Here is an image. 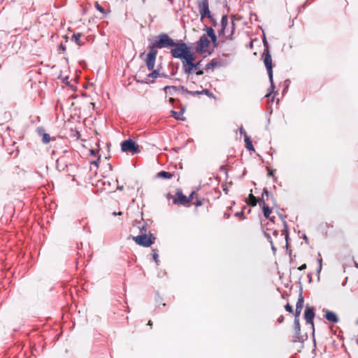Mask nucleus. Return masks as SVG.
<instances>
[{
	"mask_svg": "<svg viewBox=\"0 0 358 358\" xmlns=\"http://www.w3.org/2000/svg\"><path fill=\"white\" fill-rule=\"evenodd\" d=\"M267 171H268L267 176L268 177H273L276 171H275V169H272L270 167H267Z\"/></svg>",
	"mask_w": 358,
	"mask_h": 358,
	"instance_id": "bb28decb",
	"label": "nucleus"
},
{
	"mask_svg": "<svg viewBox=\"0 0 358 358\" xmlns=\"http://www.w3.org/2000/svg\"><path fill=\"white\" fill-rule=\"evenodd\" d=\"M121 150L122 152H130L132 155L140 152L139 146L131 139L124 141L121 143Z\"/></svg>",
	"mask_w": 358,
	"mask_h": 358,
	"instance_id": "1a4fd4ad",
	"label": "nucleus"
},
{
	"mask_svg": "<svg viewBox=\"0 0 358 358\" xmlns=\"http://www.w3.org/2000/svg\"><path fill=\"white\" fill-rule=\"evenodd\" d=\"M196 74L197 76H201L203 74V70H196Z\"/></svg>",
	"mask_w": 358,
	"mask_h": 358,
	"instance_id": "58836bf2",
	"label": "nucleus"
},
{
	"mask_svg": "<svg viewBox=\"0 0 358 358\" xmlns=\"http://www.w3.org/2000/svg\"><path fill=\"white\" fill-rule=\"evenodd\" d=\"M180 90L185 92L187 94H189L193 96L201 94V91H189L188 90L185 89L183 86H180Z\"/></svg>",
	"mask_w": 358,
	"mask_h": 358,
	"instance_id": "5701e85b",
	"label": "nucleus"
},
{
	"mask_svg": "<svg viewBox=\"0 0 358 358\" xmlns=\"http://www.w3.org/2000/svg\"><path fill=\"white\" fill-rule=\"evenodd\" d=\"M269 196V193L268 190L264 188L263 190V193L262 195V198L259 201V205L262 206L264 216L269 219L271 221L273 222V218L271 217L270 215L272 213L271 208L266 203V200H268V197Z\"/></svg>",
	"mask_w": 358,
	"mask_h": 358,
	"instance_id": "6e6552de",
	"label": "nucleus"
},
{
	"mask_svg": "<svg viewBox=\"0 0 358 358\" xmlns=\"http://www.w3.org/2000/svg\"><path fill=\"white\" fill-rule=\"evenodd\" d=\"M174 44V41L167 34H161L158 35L155 41L150 44L148 48L150 51L146 56L145 64L148 70H152L155 67V60L157 55L156 49L165 48H171Z\"/></svg>",
	"mask_w": 358,
	"mask_h": 358,
	"instance_id": "f257e3e1",
	"label": "nucleus"
},
{
	"mask_svg": "<svg viewBox=\"0 0 358 358\" xmlns=\"http://www.w3.org/2000/svg\"><path fill=\"white\" fill-rule=\"evenodd\" d=\"M303 307V298L302 296H300L296 304V310H295V318H299L301 310Z\"/></svg>",
	"mask_w": 358,
	"mask_h": 358,
	"instance_id": "2eb2a0df",
	"label": "nucleus"
},
{
	"mask_svg": "<svg viewBox=\"0 0 358 358\" xmlns=\"http://www.w3.org/2000/svg\"><path fill=\"white\" fill-rule=\"evenodd\" d=\"M208 37L210 38L214 47L217 45V37L212 27L206 28V34H203L196 43V51L198 53H210V42Z\"/></svg>",
	"mask_w": 358,
	"mask_h": 358,
	"instance_id": "f03ea898",
	"label": "nucleus"
},
{
	"mask_svg": "<svg viewBox=\"0 0 358 358\" xmlns=\"http://www.w3.org/2000/svg\"><path fill=\"white\" fill-rule=\"evenodd\" d=\"M244 137H245V148L248 150H254L255 149L252 145V141H250V139L246 132H244Z\"/></svg>",
	"mask_w": 358,
	"mask_h": 358,
	"instance_id": "a211bd4d",
	"label": "nucleus"
},
{
	"mask_svg": "<svg viewBox=\"0 0 358 358\" xmlns=\"http://www.w3.org/2000/svg\"><path fill=\"white\" fill-rule=\"evenodd\" d=\"M319 262H320V268H321V267H322V259H320Z\"/></svg>",
	"mask_w": 358,
	"mask_h": 358,
	"instance_id": "8fccbe9b",
	"label": "nucleus"
},
{
	"mask_svg": "<svg viewBox=\"0 0 358 358\" xmlns=\"http://www.w3.org/2000/svg\"><path fill=\"white\" fill-rule=\"evenodd\" d=\"M357 322H358V321H357Z\"/></svg>",
	"mask_w": 358,
	"mask_h": 358,
	"instance_id": "6e6d98bb",
	"label": "nucleus"
},
{
	"mask_svg": "<svg viewBox=\"0 0 358 358\" xmlns=\"http://www.w3.org/2000/svg\"><path fill=\"white\" fill-rule=\"evenodd\" d=\"M153 259H154V260H155V263H156L157 264H158V263H159L158 255H157V252H155L153 253Z\"/></svg>",
	"mask_w": 358,
	"mask_h": 358,
	"instance_id": "2f4dec72",
	"label": "nucleus"
},
{
	"mask_svg": "<svg viewBox=\"0 0 358 358\" xmlns=\"http://www.w3.org/2000/svg\"><path fill=\"white\" fill-rule=\"evenodd\" d=\"M151 71V70H150ZM152 73H149L147 77L144 79L141 80V83H148L150 82H153V80L157 78L159 76V72L157 70H154V69L152 70Z\"/></svg>",
	"mask_w": 358,
	"mask_h": 358,
	"instance_id": "4468645a",
	"label": "nucleus"
},
{
	"mask_svg": "<svg viewBox=\"0 0 358 358\" xmlns=\"http://www.w3.org/2000/svg\"><path fill=\"white\" fill-rule=\"evenodd\" d=\"M171 113H172L173 116L174 117V118L176 120H185V117H183V116H182L183 112H176L174 110H171Z\"/></svg>",
	"mask_w": 358,
	"mask_h": 358,
	"instance_id": "4be33fe9",
	"label": "nucleus"
},
{
	"mask_svg": "<svg viewBox=\"0 0 358 358\" xmlns=\"http://www.w3.org/2000/svg\"><path fill=\"white\" fill-rule=\"evenodd\" d=\"M217 65V62L212 60L210 63L206 65V69H210Z\"/></svg>",
	"mask_w": 358,
	"mask_h": 358,
	"instance_id": "cd10ccee",
	"label": "nucleus"
},
{
	"mask_svg": "<svg viewBox=\"0 0 358 358\" xmlns=\"http://www.w3.org/2000/svg\"><path fill=\"white\" fill-rule=\"evenodd\" d=\"M95 7L102 14H103V15L106 14L105 9L97 1L95 2Z\"/></svg>",
	"mask_w": 358,
	"mask_h": 358,
	"instance_id": "a878e982",
	"label": "nucleus"
},
{
	"mask_svg": "<svg viewBox=\"0 0 358 358\" xmlns=\"http://www.w3.org/2000/svg\"><path fill=\"white\" fill-rule=\"evenodd\" d=\"M175 99L173 98H170L169 99V102H171V103H173L174 102Z\"/></svg>",
	"mask_w": 358,
	"mask_h": 358,
	"instance_id": "37998d69",
	"label": "nucleus"
},
{
	"mask_svg": "<svg viewBox=\"0 0 358 358\" xmlns=\"http://www.w3.org/2000/svg\"><path fill=\"white\" fill-rule=\"evenodd\" d=\"M140 231L141 234L136 236H131L132 239L138 245L146 248L151 246L155 241V237L153 234H150L148 235L145 234L147 231L146 226H143L140 228Z\"/></svg>",
	"mask_w": 358,
	"mask_h": 358,
	"instance_id": "20e7f679",
	"label": "nucleus"
},
{
	"mask_svg": "<svg viewBox=\"0 0 358 358\" xmlns=\"http://www.w3.org/2000/svg\"><path fill=\"white\" fill-rule=\"evenodd\" d=\"M50 140H51V138H50V136L48 134H47V133H43V139H42V141H43V143H45V144L48 143L50 141Z\"/></svg>",
	"mask_w": 358,
	"mask_h": 358,
	"instance_id": "393cba45",
	"label": "nucleus"
},
{
	"mask_svg": "<svg viewBox=\"0 0 358 358\" xmlns=\"http://www.w3.org/2000/svg\"><path fill=\"white\" fill-rule=\"evenodd\" d=\"M157 176L159 178L171 179L174 176V174L170 172L162 171L157 173Z\"/></svg>",
	"mask_w": 358,
	"mask_h": 358,
	"instance_id": "f3484780",
	"label": "nucleus"
},
{
	"mask_svg": "<svg viewBox=\"0 0 358 358\" xmlns=\"http://www.w3.org/2000/svg\"><path fill=\"white\" fill-rule=\"evenodd\" d=\"M306 267H307L306 264H302L301 266H300L298 268V269H299V271H303V270L306 269Z\"/></svg>",
	"mask_w": 358,
	"mask_h": 358,
	"instance_id": "72a5a7b5",
	"label": "nucleus"
},
{
	"mask_svg": "<svg viewBox=\"0 0 358 358\" xmlns=\"http://www.w3.org/2000/svg\"><path fill=\"white\" fill-rule=\"evenodd\" d=\"M294 332L293 335V340L292 341L296 343L298 341H301V329H300V323H299V318H294Z\"/></svg>",
	"mask_w": 358,
	"mask_h": 358,
	"instance_id": "ddd939ff",
	"label": "nucleus"
},
{
	"mask_svg": "<svg viewBox=\"0 0 358 358\" xmlns=\"http://www.w3.org/2000/svg\"><path fill=\"white\" fill-rule=\"evenodd\" d=\"M201 94H206L208 96L210 97L212 96V93L210 92V90L207 89H204L201 91Z\"/></svg>",
	"mask_w": 358,
	"mask_h": 358,
	"instance_id": "c756f323",
	"label": "nucleus"
},
{
	"mask_svg": "<svg viewBox=\"0 0 358 358\" xmlns=\"http://www.w3.org/2000/svg\"><path fill=\"white\" fill-rule=\"evenodd\" d=\"M56 165H57V169H59V171L64 170L66 167V165H64L63 166L61 167V169H59V159H57L56 161Z\"/></svg>",
	"mask_w": 358,
	"mask_h": 358,
	"instance_id": "7c9ffc66",
	"label": "nucleus"
},
{
	"mask_svg": "<svg viewBox=\"0 0 358 358\" xmlns=\"http://www.w3.org/2000/svg\"><path fill=\"white\" fill-rule=\"evenodd\" d=\"M145 53H142L141 55V57H142L144 55Z\"/></svg>",
	"mask_w": 358,
	"mask_h": 358,
	"instance_id": "864d4df0",
	"label": "nucleus"
},
{
	"mask_svg": "<svg viewBox=\"0 0 358 358\" xmlns=\"http://www.w3.org/2000/svg\"><path fill=\"white\" fill-rule=\"evenodd\" d=\"M164 90L166 94H169L170 95H173L174 92H176L177 90H180V86L179 87L166 86Z\"/></svg>",
	"mask_w": 358,
	"mask_h": 358,
	"instance_id": "6ab92c4d",
	"label": "nucleus"
},
{
	"mask_svg": "<svg viewBox=\"0 0 358 358\" xmlns=\"http://www.w3.org/2000/svg\"><path fill=\"white\" fill-rule=\"evenodd\" d=\"M287 238H288V233L286 231V234H285V239H286V241L287 240Z\"/></svg>",
	"mask_w": 358,
	"mask_h": 358,
	"instance_id": "09e8293b",
	"label": "nucleus"
},
{
	"mask_svg": "<svg viewBox=\"0 0 358 358\" xmlns=\"http://www.w3.org/2000/svg\"><path fill=\"white\" fill-rule=\"evenodd\" d=\"M117 189H119V190H122L123 189V186H118Z\"/></svg>",
	"mask_w": 358,
	"mask_h": 358,
	"instance_id": "49530a36",
	"label": "nucleus"
},
{
	"mask_svg": "<svg viewBox=\"0 0 358 358\" xmlns=\"http://www.w3.org/2000/svg\"><path fill=\"white\" fill-rule=\"evenodd\" d=\"M324 317L327 320L333 323H336L338 322V317L337 315L335 313L330 310L325 311Z\"/></svg>",
	"mask_w": 358,
	"mask_h": 358,
	"instance_id": "dca6fc26",
	"label": "nucleus"
},
{
	"mask_svg": "<svg viewBox=\"0 0 358 358\" xmlns=\"http://www.w3.org/2000/svg\"><path fill=\"white\" fill-rule=\"evenodd\" d=\"M246 202L251 206H255L257 203V199L252 194H250Z\"/></svg>",
	"mask_w": 358,
	"mask_h": 358,
	"instance_id": "aec40b11",
	"label": "nucleus"
},
{
	"mask_svg": "<svg viewBox=\"0 0 358 358\" xmlns=\"http://www.w3.org/2000/svg\"><path fill=\"white\" fill-rule=\"evenodd\" d=\"M272 234L273 236H275V238H278V236H279V233L278 231L276 230H274L273 232H272Z\"/></svg>",
	"mask_w": 358,
	"mask_h": 358,
	"instance_id": "4c0bfd02",
	"label": "nucleus"
},
{
	"mask_svg": "<svg viewBox=\"0 0 358 358\" xmlns=\"http://www.w3.org/2000/svg\"><path fill=\"white\" fill-rule=\"evenodd\" d=\"M262 59L263 60V62L266 68L269 81L271 83V89L273 91L274 89V83H273V63H272V58L271 55L270 54L268 48L266 47L262 56Z\"/></svg>",
	"mask_w": 358,
	"mask_h": 358,
	"instance_id": "39448f33",
	"label": "nucleus"
},
{
	"mask_svg": "<svg viewBox=\"0 0 358 358\" xmlns=\"http://www.w3.org/2000/svg\"><path fill=\"white\" fill-rule=\"evenodd\" d=\"M148 325L152 327V322L151 320H149L148 322Z\"/></svg>",
	"mask_w": 358,
	"mask_h": 358,
	"instance_id": "c03bdc74",
	"label": "nucleus"
},
{
	"mask_svg": "<svg viewBox=\"0 0 358 358\" xmlns=\"http://www.w3.org/2000/svg\"><path fill=\"white\" fill-rule=\"evenodd\" d=\"M194 192H192L190 194L189 196V197H187V199H189V201H192V200L194 199Z\"/></svg>",
	"mask_w": 358,
	"mask_h": 358,
	"instance_id": "ea45409f",
	"label": "nucleus"
},
{
	"mask_svg": "<svg viewBox=\"0 0 358 358\" xmlns=\"http://www.w3.org/2000/svg\"><path fill=\"white\" fill-rule=\"evenodd\" d=\"M195 206H200L203 204L202 201L201 200H196V202L194 203Z\"/></svg>",
	"mask_w": 358,
	"mask_h": 358,
	"instance_id": "f704fd0d",
	"label": "nucleus"
},
{
	"mask_svg": "<svg viewBox=\"0 0 358 358\" xmlns=\"http://www.w3.org/2000/svg\"><path fill=\"white\" fill-rule=\"evenodd\" d=\"M81 36H82V34L81 33L74 34L73 35V36H72V39L79 46H81V45H84V43L82 42L81 40H80Z\"/></svg>",
	"mask_w": 358,
	"mask_h": 358,
	"instance_id": "412c9836",
	"label": "nucleus"
},
{
	"mask_svg": "<svg viewBox=\"0 0 358 358\" xmlns=\"http://www.w3.org/2000/svg\"><path fill=\"white\" fill-rule=\"evenodd\" d=\"M240 131H241V134H244V132H245L243 128H241L240 129Z\"/></svg>",
	"mask_w": 358,
	"mask_h": 358,
	"instance_id": "de8ad7c7",
	"label": "nucleus"
},
{
	"mask_svg": "<svg viewBox=\"0 0 358 358\" xmlns=\"http://www.w3.org/2000/svg\"><path fill=\"white\" fill-rule=\"evenodd\" d=\"M282 236H283V233H282V234H280V238H282Z\"/></svg>",
	"mask_w": 358,
	"mask_h": 358,
	"instance_id": "5fc2aeb1",
	"label": "nucleus"
},
{
	"mask_svg": "<svg viewBox=\"0 0 358 358\" xmlns=\"http://www.w3.org/2000/svg\"><path fill=\"white\" fill-rule=\"evenodd\" d=\"M59 48L62 49L63 51L65 50V47L62 44L60 45Z\"/></svg>",
	"mask_w": 358,
	"mask_h": 358,
	"instance_id": "79ce46f5",
	"label": "nucleus"
},
{
	"mask_svg": "<svg viewBox=\"0 0 358 358\" xmlns=\"http://www.w3.org/2000/svg\"><path fill=\"white\" fill-rule=\"evenodd\" d=\"M199 64H200V62H198V63H196V64H194V71H196L199 69Z\"/></svg>",
	"mask_w": 358,
	"mask_h": 358,
	"instance_id": "c9c22d12",
	"label": "nucleus"
},
{
	"mask_svg": "<svg viewBox=\"0 0 358 358\" xmlns=\"http://www.w3.org/2000/svg\"><path fill=\"white\" fill-rule=\"evenodd\" d=\"M264 235L266 237V238L268 239V241L270 242V243L271 245L272 250L275 251V248L273 245V243L271 234L265 231L264 232Z\"/></svg>",
	"mask_w": 358,
	"mask_h": 358,
	"instance_id": "b1692460",
	"label": "nucleus"
},
{
	"mask_svg": "<svg viewBox=\"0 0 358 358\" xmlns=\"http://www.w3.org/2000/svg\"><path fill=\"white\" fill-rule=\"evenodd\" d=\"M285 310L290 313H293L294 310H293V308H292V306L289 304V303H287L285 306Z\"/></svg>",
	"mask_w": 358,
	"mask_h": 358,
	"instance_id": "c85d7f7f",
	"label": "nucleus"
},
{
	"mask_svg": "<svg viewBox=\"0 0 358 358\" xmlns=\"http://www.w3.org/2000/svg\"><path fill=\"white\" fill-rule=\"evenodd\" d=\"M113 215H116L117 213L115 212V213H113ZM117 215H122V212L118 213Z\"/></svg>",
	"mask_w": 358,
	"mask_h": 358,
	"instance_id": "3c124183",
	"label": "nucleus"
},
{
	"mask_svg": "<svg viewBox=\"0 0 358 358\" xmlns=\"http://www.w3.org/2000/svg\"><path fill=\"white\" fill-rule=\"evenodd\" d=\"M189 203V199L185 196L180 189H178L176 194V198L173 199V203L187 206Z\"/></svg>",
	"mask_w": 358,
	"mask_h": 358,
	"instance_id": "9b49d317",
	"label": "nucleus"
},
{
	"mask_svg": "<svg viewBox=\"0 0 358 358\" xmlns=\"http://www.w3.org/2000/svg\"><path fill=\"white\" fill-rule=\"evenodd\" d=\"M100 159V157H99L96 160L92 162V164H94L96 167H98V162Z\"/></svg>",
	"mask_w": 358,
	"mask_h": 358,
	"instance_id": "e433bc0d",
	"label": "nucleus"
},
{
	"mask_svg": "<svg viewBox=\"0 0 358 358\" xmlns=\"http://www.w3.org/2000/svg\"><path fill=\"white\" fill-rule=\"evenodd\" d=\"M283 320H284V317H283V316H282V315H281L280 317H278V322L279 323L282 322V321H283Z\"/></svg>",
	"mask_w": 358,
	"mask_h": 358,
	"instance_id": "a19ab883",
	"label": "nucleus"
},
{
	"mask_svg": "<svg viewBox=\"0 0 358 358\" xmlns=\"http://www.w3.org/2000/svg\"><path fill=\"white\" fill-rule=\"evenodd\" d=\"M195 59V56L193 54H192L188 57L185 58L184 60L182 62V69L185 73L189 75L192 73L194 71V61Z\"/></svg>",
	"mask_w": 358,
	"mask_h": 358,
	"instance_id": "9d476101",
	"label": "nucleus"
},
{
	"mask_svg": "<svg viewBox=\"0 0 358 358\" xmlns=\"http://www.w3.org/2000/svg\"><path fill=\"white\" fill-rule=\"evenodd\" d=\"M90 152H91L92 155L96 154V151L94 150H91Z\"/></svg>",
	"mask_w": 358,
	"mask_h": 358,
	"instance_id": "a18cd8bd",
	"label": "nucleus"
},
{
	"mask_svg": "<svg viewBox=\"0 0 358 358\" xmlns=\"http://www.w3.org/2000/svg\"><path fill=\"white\" fill-rule=\"evenodd\" d=\"M236 216H240L241 218H242V219L245 218V215H244V213L243 212L237 213H236Z\"/></svg>",
	"mask_w": 358,
	"mask_h": 358,
	"instance_id": "473e14b6",
	"label": "nucleus"
},
{
	"mask_svg": "<svg viewBox=\"0 0 358 358\" xmlns=\"http://www.w3.org/2000/svg\"><path fill=\"white\" fill-rule=\"evenodd\" d=\"M314 317H315L314 309L311 307L306 306L305 313H304V318L308 324H311L313 329H314V324H313Z\"/></svg>",
	"mask_w": 358,
	"mask_h": 358,
	"instance_id": "f8f14e48",
	"label": "nucleus"
},
{
	"mask_svg": "<svg viewBox=\"0 0 358 358\" xmlns=\"http://www.w3.org/2000/svg\"><path fill=\"white\" fill-rule=\"evenodd\" d=\"M136 77H138L139 78H141V76L140 73H139L138 74H137Z\"/></svg>",
	"mask_w": 358,
	"mask_h": 358,
	"instance_id": "603ef678",
	"label": "nucleus"
},
{
	"mask_svg": "<svg viewBox=\"0 0 358 358\" xmlns=\"http://www.w3.org/2000/svg\"><path fill=\"white\" fill-rule=\"evenodd\" d=\"M231 26L229 27L228 24V18L226 15H223L222 17L221 20V30L219 32V35H224L226 36L227 38L231 39V36L234 34V31L235 29V23L234 21H231Z\"/></svg>",
	"mask_w": 358,
	"mask_h": 358,
	"instance_id": "0eeeda50",
	"label": "nucleus"
},
{
	"mask_svg": "<svg viewBox=\"0 0 358 358\" xmlns=\"http://www.w3.org/2000/svg\"><path fill=\"white\" fill-rule=\"evenodd\" d=\"M171 48V54L173 57L180 59H181V62H182L185 58L188 57L193 54L190 50V48L182 41L180 43L174 42V44Z\"/></svg>",
	"mask_w": 358,
	"mask_h": 358,
	"instance_id": "7ed1b4c3",
	"label": "nucleus"
},
{
	"mask_svg": "<svg viewBox=\"0 0 358 358\" xmlns=\"http://www.w3.org/2000/svg\"><path fill=\"white\" fill-rule=\"evenodd\" d=\"M196 5L199 9L201 21L204 18L207 17L212 22H214L211 12L210 10L208 0H197Z\"/></svg>",
	"mask_w": 358,
	"mask_h": 358,
	"instance_id": "423d86ee",
	"label": "nucleus"
}]
</instances>
